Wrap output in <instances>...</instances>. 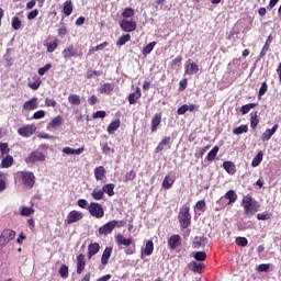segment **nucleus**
Listing matches in <instances>:
<instances>
[{"label": "nucleus", "instance_id": "39", "mask_svg": "<svg viewBox=\"0 0 281 281\" xmlns=\"http://www.w3.org/2000/svg\"><path fill=\"white\" fill-rule=\"evenodd\" d=\"M192 256L195 260H198V262H204V260L207 258V254H205V251H195L192 252Z\"/></svg>", "mask_w": 281, "mask_h": 281}, {"label": "nucleus", "instance_id": "30", "mask_svg": "<svg viewBox=\"0 0 281 281\" xmlns=\"http://www.w3.org/2000/svg\"><path fill=\"white\" fill-rule=\"evenodd\" d=\"M139 98H142V90L139 88H137L136 92H133L128 95L130 104H135V102H137V100H139Z\"/></svg>", "mask_w": 281, "mask_h": 281}, {"label": "nucleus", "instance_id": "28", "mask_svg": "<svg viewBox=\"0 0 281 281\" xmlns=\"http://www.w3.org/2000/svg\"><path fill=\"white\" fill-rule=\"evenodd\" d=\"M103 190V194H108V196H115V184L114 183H109V184H104L102 187Z\"/></svg>", "mask_w": 281, "mask_h": 281}, {"label": "nucleus", "instance_id": "10", "mask_svg": "<svg viewBox=\"0 0 281 281\" xmlns=\"http://www.w3.org/2000/svg\"><path fill=\"white\" fill-rule=\"evenodd\" d=\"M36 133V125H25L18 130V134L21 137H32Z\"/></svg>", "mask_w": 281, "mask_h": 281}, {"label": "nucleus", "instance_id": "42", "mask_svg": "<svg viewBox=\"0 0 281 281\" xmlns=\"http://www.w3.org/2000/svg\"><path fill=\"white\" fill-rule=\"evenodd\" d=\"M105 47H109V42H103L102 44L91 47L89 49V54H93L95 52H102V49H104Z\"/></svg>", "mask_w": 281, "mask_h": 281}, {"label": "nucleus", "instance_id": "36", "mask_svg": "<svg viewBox=\"0 0 281 281\" xmlns=\"http://www.w3.org/2000/svg\"><path fill=\"white\" fill-rule=\"evenodd\" d=\"M173 183H175V179L170 176H166L162 181V188H165V190H170Z\"/></svg>", "mask_w": 281, "mask_h": 281}, {"label": "nucleus", "instance_id": "8", "mask_svg": "<svg viewBox=\"0 0 281 281\" xmlns=\"http://www.w3.org/2000/svg\"><path fill=\"white\" fill-rule=\"evenodd\" d=\"M199 74V65L192 59H188L184 64V76H194Z\"/></svg>", "mask_w": 281, "mask_h": 281}, {"label": "nucleus", "instance_id": "63", "mask_svg": "<svg viewBox=\"0 0 281 281\" xmlns=\"http://www.w3.org/2000/svg\"><path fill=\"white\" fill-rule=\"evenodd\" d=\"M38 16V10L35 9L27 14L29 21H34Z\"/></svg>", "mask_w": 281, "mask_h": 281}, {"label": "nucleus", "instance_id": "55", "mask_svg": "<svg viewBox=\"0 0 281 281\" xmlns=\"http://www.w3.org/2000/svg\"><path fill=\"white\" fill-rule=\"evenodd\" d=\"M257 218L258 221H269L271 218V213L269 212L259 213L257 214Z\"/></svg>", "mask_w": 281, "mask_h": 281}, {"label": "nucleus", "instance_id": "54", "mask_svg": "<svg viewBox=\"0 0 281 281\" xmlns=\"http://www.w3.org/2000/svg\"><path fill=\"white\" fill-rule=\"evenodd\" d=\"M235 243L239 247H247V245H249V241L245 237H237Z\"/></svg>", "mask_w": 281, "mask_h": 281}, {"label": "nucleus", "instance_id": "31", "mask_svg": "<svg viewBox=\"0 0 281 281\" xmlns=\"http://www.w3.org/2000/svg\"><path fill=\"white\" fill-rule=\"evenodd\" d=\"M170 142H171L170 136H166L165 138H162V140L156 147V153H161V150H164L166 146H169Z\"/></svg>", "mask_w": 281, "mask_h": 281}, {"label": "nucleus", "instance_id": "18", "mask_svg": "<svg viewBox=\"0 0 281 281\" xmlns=\"http://www.w3.org/2000/svg\"><path fill=\"white\" fill-rule=\"evenodd\" d=\"M100 251V244L92 243L88 246V260H91Z\"/></svg>", "mask_w": 281, "mask_h": 281}, {"label": "nucleus", "instance_id": "1", "mask_svg": "<svg viewBox=\"0 0 281 281\" xmlns=\"http://www.w3.org/2000/svg\"><path fill=\"white\" fill-rule=\"evenodd\" d=\"M243 203L245 214L248 216V218H251V216H254V214L260 210V204L258 201L251 198V195H244Z\"/></svg>", "mask_w": 281, "mask_h": 281}, {"label": "nucleus", "instance_id": "48", "mask_svg": "<svg viewBox=\"0 0 281 281\" xmlns=\"http://www.w3.org/2000/svg\"><path fill=\"white\" fill-rule=\"evenodd\" d=\"M248 131H249V127L247 125H240L233 130V134L234 135H243V133H247Z\"/></svg>", "mask_w": 281, "mask_h": 281}, {"label": "nucleus", "instance_id": "12", "mask_svg": "<svg viewBox=\"0 0 281 281\" xmlns=\"http://www.w3.org/2000/svg\"><path fill=\"white\" fill-rule=\"evenodd\" d=\"M86 267H87V259L83 254H80L79 256H77V274L81 276Z\"/></svg>", "mask_w": 281, "mask_h": 281}, {"label": "nucleus", "instance_id": "34", "mask_svg": "<svg viewBox=\"0 0 281 281\" xmlns=\"http://www.w3.org/2000/svg\"><path fill=\"white\" fill-rule=\"evenodd\" d=\"M116 243H117V245H124V247H128L133 244V239L126 238L123 235H119L116 237Z\"/></svg>", "mask_w": 281, "mask_h": 281}, {"label": "nucleus", "instance_id": "53", "mask_svg": "<svg viewBox=\"0 0 281 281\" xmlns=\"http://www.w3.org/2000/svg\"><path fill=\"white\" fill-rule=\"evenodd\" d=\"M11 25H12L13 30H19L22 25L21 19H19V16H13L12 21H11Z\"/></svg>", "mask_w": 281, "mask_h": 281}, {"label": "nucleus", "instance_id": "6", "mask_svg": "<svg viewBox=\"0 0 281 281\" xmlns=\"http://www.w3.org/2000/svg\"><path fill=\"white\" fill-rule=\"evenodd\" d=\"M16 233L12 229H4L0 236V247H5L10 240H14Z\"/></svg>", "mask_w": 281, "mask_h": 281}, {"label": "nucleus", "instance_id": "49", "mask_svg": "<svg viewBox=\"0 0 281 281\" xmlns=\"http://www.w3.org/2000/svg\"><path fill=\"white\" fill-rule=\"evenodd\" d=\"M128 41H131V34H125L119 38V41L116 42V45L119 47H122V45H126Z\"/></svg>", "mask_w": 281, "mask_h": 281}, {"label": "nucleus", "instance_id": "7", "mask_svg": "<svg viewBox=\"0 0 281 281\" xmlns=\"http://www.w3.org/2000/svg\"><path fill=\"white\" fill-rule=\"evenodd\" d=\"M46 157L43 151L35 150L32 151L26 158H25V164H36L38 161H45Z\"/></svg>", "mask_w": 281, "mask_h": 281}, {"label": "nucleus", "instance_id": "23", "mask_svg": "<svg viewBox=\"0 0 281 281\" xmlns=\"http://www.w3.org/2000/svg\"><path fill=\"white\" fill-rule=\"evenodd\" d=\"M63 153L65 155H82L85 153V147H80L78 149H74L71 147H64Z\"/></svg>", "mask_w": 281, "mask_h": 281}, {"label": "nucleus", "instance_id": "58", "mask_svg": "<svg viewBox=\"0 0 281 281\" xmlns=\"http://www.w3.org/2000/svg\"><path fill=\"white\" fill-rule=\"evenodd\" d=\"M0 153L1 155H8V153H10V147L8 146V143H0Z\"/></svg>", "mask_w": 281, "mask_h": 281}, {"label": "nucleus", "instance_id": "13", "mask_svg": "<svg viewBox=\"0 0 281 281\" xmlns=\"http://www.w3.org/2000/svg\"><path fill=\"white\" fill-rule=\"evenodd\" d=\"M65 60H69L76 56H78V53L76 52V48H74V45H69L61 52Z\"/></svg>", "mask_w": 281, "mask_h": 281}, {"label": "nucleus", "instance_id": "44", "mask_svg": "<svg viewBox=\"0 0 281 281\" xmlns=\"http://www.w3.org/2000/svg\"><path fill=\"white\" fill-rule=\"evenodd\" d=\"M21 216H32L34 214V207L22 206L20 210Z\"/></svg>", "mask_w": 281, "mask_h": 281}, {"label": "nucleus", "instance_id": "11", "mask_svg": "<svg viewBox=\"0 0 281 281\" xmlns=\"http://www.w3.org/2000/svg\"><path fill=\"white\" fill-rule=\"evenodd\" d=\"M120 27L123 32H135V30H137V23L133 20H122Z\"/></svg>", "mask_w": 281, "mask_h": 281}, {"label": "nucleus", "instance_id": "14", "mask_svg": "<svg viewBox=\"0 0 281 281\" xmlns=\"http://www.w3.org/2000/svg\"><path fill=\"white\" fill-rule=\"evenodd\" d=\"M278 128H279V125L276 124V125H273L272 128L266 130L265 133L261 135V139L263 142H269V139H271V137H273V135H276V132L278 131Z\"/></svg>", "mask_w": 281, "mask_h": 281}, {"label": "nucleus", "instance_id": "5", "mask_svg": "<svg viewBox=\"0 0 281 281\" xmlns=\"http://www.w3.org/2000/svg\"><path fill=\"white\" fill-rule=\"evenodd\" d=\"M88 210L91 216H94V218H102L104 216V209L102 207V205H100V203H90Z\"/></svg>", "mask_w": 281, "mask_h": 281}, {"label": "nucleus", "instance_id": "47", "mask_svg": "<svg viewBox=\"0 0 281 281\" xmlns=\"http://www.w3.org/2000/svg\"><path fill=\"white\" fill-rule=\"evenodd\" d=\"M155 45H157V42H151V43L147 44L143 48V56H148V54H150V52H153V49H155Z\"/></svg>", "mask_w": 281, "mask_h": 281}, {"label": "nucleus", "instance_id": "16", "mask_svg": "<svg viewBox=\"0 0 281 281\" xmlns=\"http://www.w3.org/2000/svg\"><path fill=\"white\" fill-rule=\"evenodd\" d=\"M159 124H161V113H156L151 119V133H157V128H159Z\"/></svg>", "mask_w": 281, "mask_h": 281}, {"label": "nucleus", "instance_id": "29", "mask_svg": "<svg viewBox=\"0 0 281 281\" xmlns=\"http://www.w3.org/2000/svg\"><path fill=\"white\" fill-rule=\"evenodd\" d=\"M225 199L228 200L227 205H232L233 203H236V200L238 199V194H236V191L229 190L225 193Z\"/></svg>", "mask_w": 281, "mask_h": 281}, {"label": "nucleus", "instance_id": "64", "mask_svg": "<svg viewBox=\"0 0 281 281\" xmlns=\"http://www.w3.org/2000/svg\"><path fill=\"white\" fill-rule=\"evenodd\" d=\"M103 155H111L114 150L109 146V144H104L102 147Z\"/></svg>", "mask_w": 281, "mask_h": 281}, {"label": "nucleus", "instance_id": "24", "mask_svg": "<svg viewBox=\"0 0 281 281\" xmlns=\"http://www.w3.org/2000/svg\"><path fill=\"white\" fill-rule=\"evenodd\" d=\"M272 42H273V37L271 35H269L266 41V44L263 45V47L259 54V58H265V56H267V53L269 52V46L271 45Z\"/></svg>", "mask_w": 281, "mask_h": 281}, {"label": "nucleus", "instance_id": "56", "mask_svg": "<svg viewBox=\"0 0 281 281\" xmlns=\"http://www.w3.org/2000/svg\"><path fill=\"white\" fill-rule=\"evenodd\" d=\"M50 69H52V64H46L45 66L38 69V75L45 76V74L48 72Z\"/></svg>", "mask_w": 281, "mask_h": 281}, {"label": "nucleus", "instance_id": "27", "mask_svg": "<svg viewBox=\"0 0 281 281\" xmlns=\"http://www.w3.org/2000/svg\"><path fill=\"white\" fill-rule=\"evenodd\" d=\"M223 168L228 175H236V165L232 161H224Z\"/></svg>", "mask_w": 281, "mask_h": 281}, {"label": "nucleus", "instance_id": "62", "mask_svg": "<svg viewBox=\"0 0 281 281\" xmlns=\"http://www.w3.org/2000/svg\"><path fill=\"white\" fill-rule=\"evenodd\" d=\"M45 117V111L38 110L33 114V120H43Z\"/></svg>", "mask_w": 281, "mask_h": 281}, {"label": "nucleus", "instance_id": "35", "mask_svg": "<svg viewBox=\"0 0 281 281\" xmlns=\"http://www.w3.org/2000/svg\"><path fill=\"white\" fill-rule=\"evenodd\" d=\"M120 124H121L120 120H115V121L111 122L108 126V133L110 135H113V133H115V131H117V128H120Z\"/></svg>", "mask_w": 281, "mask_h": 281}, {"label": "nucleus", "instance_id": "57", "mask_svg": "<svg viewBox=\"0 0 281 281\" xmlns=\"http://www.w3.org/2000/svg\"><path fill=\"white\" fill-rule=\"evenodd\" d=\"M270 267L271 266L269 263H261L257 267V271H259L261 273H267V271H269Z\"/></svg>", "mask_w": 281, "mask_h": 281}, {"label": "nucleus", "instance_id": "17", "mask_svg": "<svg viewBox=\"0 0 281 281\" xmlns=\"http://www.w3.org/2000/svg\"><path fill=\"white\" fill-rule=\"evenodd\" d=\"M38 106V99L32 98L31 100L24 102L23 109L24 111H34Z\"/></svg>", "mask_w": 281, "mask_h": 281}, {"label": "nucleus", "instance_id": "41", "mask_svg": "<svg viewBox=\"0 0 281 281\" xmlns=\"http://www.w3.org/2000/svg\"><path fill=\"white\" fill-rule=\"evenodd\" d=\"M262 157H263L262 151H259V153L255 156V158H254L252 161H251L252 168H258V166H260V164L262 162Z\"/></svg>", "mask_w": 281, "mask_h": 281}, {"label": "nucleus", "instance_id": "20", "mask_svg": "<svg viewBox=\"0 0 281 281\" xmlns=\"http://www.w3.org/2000/svg\"><path fill=\"white\" fill-rule=\"evenodd\" d=\"M168 245L170 249H177L178 245H181V236L172 235L168 240Z\"/></svg>", "mask_w": 281, "mask_h": 281}, {"label": "nucleus", "instance_id": "3", "mask_svg": "<svg viewBox=\"0 0 281 281\" xmlns=\"http://www.w3.org/2000/svg\"><path fill=\"white\" fill-rule=\"evenodd\" d=\"M18 176L20 177L25 188H27L29 190H32V188H34V184L36 183V177L32 171H20L18 172Z\"/></svg>", "mask_w": 281, "mask_h": 281}, {"label": "nucleus", "instance_id": "33", "mask_svg": "<svg viewBox=\"0 0 281 281\" xmlns=\"http://www.w3.org/2000/svg\"><path fill=\"white\" fill-rule=\"evenodd\" d=\"M58 126H63V117L56 116L49 123L47 128H58Z\"/></svg>", "mask_w": 281, "mask_h": 281}, {"label": "nucleus", "instance_id": "37", "mask_svg": "<svg viewBox=\"0 0 281 281\" xmlns=\"http://www.w3.org/2000/svg\"><path fill=\"white\" fill-rule=\"evenodd\" d=\"M220 147L214 146L211 151L206 155L207 161H214L216 159V155H218Z\"/></svg>", "mask_w": 281, "mask_h": 281}, {"label": "nucleus", "instance_id": "38", "mask_svg": "<svg viewBox=\"0 0 281 281\" xmlns=\"http://www.w3.org/2000/svg\"><path fill=\"white\" fill-rule=\"evenodd\" d=\"M12 164H14V158L10 155L5 156L1 161L2 168H10L12 167Z\"/></svg>", "mask_w": 281, "mask_h": 281}, {"label": "nucleus", "instance_id": "61", "mask_svg": "<svg viewBox=\"0 0 281 281\" xmlns=\"http://www.w3.org/2000/svg\"><path fill=\"white\" fill-rule=\"evenodd\" d=\"M67 35V25L63 24L59 30H58V36L60 38H65V36Z\"/></svg>", "mask_w": 281, "mask_h": 281}, {"label": "nucleus", "instance_id": "40", "mask_svg": "<svg viewBox=\"0 0 281 281\" xmlns=\"http://www.w3.org/2000/svg\"><path fill=\"white\" fill-rule=\"evenodd\" d=\"M92 199H94V201H102L104 199V190H93L91 193Z\"/></svg>", "mask_w": 281, "mask_h": 281}, {"label": "nucleus", "instance_id": "51", "mask_svg": "<svg viewBox=\"0 0 281 281\" xmlns=\"http://www.w3.org/2000/svg\"><path fill=\"white\" fill-rule=\"evenodd\" d=\"M250 109H256V103H248L246 105H243L240 109L241 115H247V113H249Z\"/></svg>", "mask_w": 281, "mask_h": 281}, {"label": "nucleus", "instance_id": "25", "mask_svg": "<svg viewBox=\"0 0 281 281\" xmlns=\"http://www.w3.org/2000/svg\"><path fill=\"white\" fill-rule=\"evenodd\" d=\"M113 89H115V85L114 83H103L100 88H99V93H105L106 95H109Z\"/></svg>", "mask_w": 281, "mask_h": 281}, {"label": "nucleus", "instance_id": "4", "mask_svg": "<svg viewBox=\"0 0 281 281\" xmlns=\"http://www.w3.org/2000/svg\"><path fill=\"white\" fill-rule=\"evenodd\" d=\"M179 223H180V227L182 229H188V227H190V207L184 206L180 210L179 215Z\"/></svg>", "mask_w": 281, "mask_h": 281}, {"label": "nucleus", "instance_id": "9", "mask_svg": "<svg viewBox=\"0 0 281 281\" xmlns=\"http://www.w3.org/2000/svg\"><path fill=\"white\" fill-rule=\"evenodd\" d=\"M85 214L80 211H71L68 213L66 222L68 225H74V223H78V221H82Z\"/></svg>", "mask_w": 281, "mask_h": 281}, {"label": "nucleus", "instance_id": "26", "mask_svg": "<svg viewBox=\"0 0 281 281\" xmlns=\"http://www.w3.org/2000/svg\"><path fill=\"white\" fill-rule=\"evenodd\" d=\"M188 267L190 271H193V273H201L203 271V263H199L196 261H191Z\"/></svg>", "mask_w": 281, "mask_h": 281}, {"label": "nucleus", "instance_id": "15", "mask_svg": "<svg viewBox=\"0 0 281 281\" xmlns=\"http://www.w3.org/2000/svg\"><path fill=\"white\" fill-rule=\"evenodd\" d=\"M94 179H97V181H104V179H106V169L102 166L94 168Z\"/></svg>", "mask_w": 281, "mask_h": 281}, {"label": "nucleus", "instance_id": "59", "mask_svg": "<svg viewBox=\"0 0 281 281\" xmlns=\"http://www.w3.org/2000/svg\"><path fill=\"white\" fill-rule=\"evenodd\" d=\"M77 203L79 207H82V210H89V202L87 200L79 199Z\"/></svg>", "mask_w": 281, "mask_h": 281}, {"label": "nucleus", "instance_id": "45", "mask_svg": "<svg viewBox=\"0 0 281 281\" xmlns=\"http://www.w3.org/2000/svg\"><path fill=\"white\" fill-rule=\"evenodd\" d=\"M59 276L60 278H63L64 280H67V278H69V267H67V265H63L59 268Z\"/></svg>", "mask_w": 281, "mask_h": 281}, {"label": "nucleus", "instance_id": "43", "mask_svg": "<svg viewBox=\"0 0 281 281\" xmlns=\"http://www.w3.org/2000/svg\"><path fill=\"white\" fill-rule=\"evenodd\" d=\"M69 104H74L75 106H80V95L78 94H70L68 97Z\"/></svg>", "mask_w": 281, "mask_h": 281}, {"label": "nucleus", "instance_id": "2", "mask_svg": "<svg viewBox=\"0 0 281 281\" xmlns=\"http://www.w3.org/2000/svg\"><path fill=\"white\" fill-rule=\"evenodd\" d=\"M124 225H126V222L124 221H110L99 228V234H101V236H109V234H111L115 227L120 228L124 227Z\"/></svg>", "mask_w": 281, "mask_h": 281}, {"label": "nucleus", "instance_id": "32", "mask_svg": "<svg viewBox=\"0 0 281 281\" xmlns=\"http://www.w3.org/2000/svg\"><path fill=\"white\" fill-rule=\"evenodd\" d=\"M63 11H64L65 16H71V12H74V4L71 3V0H67L64 3Z\"/></svg>", "mask_w": 281, "mask_h": 281}, {"label": "nucleus", "instance_id": "21", "mask_svg": "<svg viewBox=\"0 0 281 281\" xmlns=\"http://www.w3.org/2000/svg\"><path fill=\"white\" fill-rule=\"evenodd\" d=\"M207 245V238L205 237H195L193 239V249H201V247H205Z\"/></svg>", "mask_w": 281, "mask_h": 281}, {"label": "nucleus", "instance_id": "22", "mask_svg": "<svg viewBox=\"0 0 281 281\" xmlns=\"http://www.w3.org/2000/svg\"><path fill=\"white\" fill-rule=\"evenodd\" d=\"M111 254H113V248L112 247H106L104 249L103 254H102V257H101V263L102 265H109Z\"/></svg>", "mask_w": 281, "mask_h": 281}, {"label": "nucleus", "instance_id": "60", "mask_svg": "<svg viewBox=\"0 0 281 281\" xmlns=\"http://www.w3.org/2000/svg\"><path fill=\"white\" fill-rule=\"evenodd\" d=\"M135 177H137V173L135 172V170H131L130 172H127L125 175L124 181H133L135 179Z\"/></svg>", "mask_w": 281, "mask_h": 281}, {"label": "nucleus", "instance_id": "50", "mask_svg": "<svg viewBox=\"0 0 281 281\" xmlns=\"http://www.w3.org/2000/svg\"><path fill=\"white\" fill-rule=\"evenodd\" d=\"M132 16H135V10H133V8H125L122 13V18L131 19Z\"/></svg>", "mask_w": 281, "mask_h": 281}, {"label": "nucleus", "instance_id": "19", "mask_svg": "<svg viewBox=\"0 0 281 281\" xmlns=\"http://www.w3.org/2000/svg\"><path fill=\"white\" fill-rule=\"evenodd\" d=\"M153 251H155V244H153V240H148L145 249L142 250V258H144V256H153Z\"/></svg>", "mask_w": 281, "mask_h": 281}, {"label": "nucleus", "instance_id": "46", "mask_svg": "<svg viewBox=\"0 0 281 281\" xmlns=\"http://www.w3.org/2000/svg\"><path fill=\"white\" fill-rule=\"evenodd\" d=\"M260 123V120H258V112L250 114V126L251 128H256L258 124Z\"/></svg>", "mask_w": 281, "mask_h": 281}, {"label": "nucleus", "instance_id": "52", "mask_svg": "<svg viewBox=\"0 0 281 281\" xmlns=\"http://www.w3.org/2000/svg\"><path fill=\"white\" fill-rule=\"evenodd\" d=\"M57 47H58V40H55V41L47 44V52L49 54H52V53L56 52Z\"/></svg>", "mask_w": 281, "mask_h": 281}]
</instances>
